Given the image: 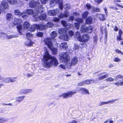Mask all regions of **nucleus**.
<instances>
[{"label":"nucleus","mask_w":123,"mask_h":123,"mask_svg":"<svg viewBox=\"0 0 123 123\" xmlns=\"http://www.w3.org/2000/svg\"><path fill=\"white\" fill-rule=\"evenodd\" d=\"M43 61V65L46 68H50L53 65L57 66L59 64L56 58L51 55L47 51L44 55Z\"/></svg>","instance_id":"1"},{"label":"nucleus","mask_w":123,"mask_h":123,"mask_svg":"<svg viewBox=\"0 0 123 123\" xmlns=\"http://www.w3.org/2000/svg\"><path fill=\"white\" fill-rule=\"evenodd\" d=\"M59 56L60 61L61 62H67L66 64L67 68H70L72 65L74 66L78 63V58L76 57L73 58L71 62L69 61V57L68 55L67 52H61L60 53Z\"/></svg>","instance_id":"2"},{"label":"nucleus","mask_w":123,"mask_h":123,"mask_svg":"<svg viewBox=\"0 0 123 123\" xmlns=\"http://www.w3.org/2000/svg\"><path fill=\"white\" fill-rule=\"evenodd\" d=\"M90 39V37L87 34H83L81 36L80 39H79V41L83 42V43H80V45L87 46L85 42L87 41Z\"/></svg>","instance_id":"3"},{"label":"nucleus","mask_w":123,"mask_h":123,"mask_svg":"<svg viewBox=\"0 0 123 123\" xmlns=\"http://www.w3.org/2000/svg\"><path fill=\"white\" fill-rule=\"evenodd\" d=\"M75 91H70L64 93L60 95L59 96V97H62L63 98H66L69 97H71L74 94L76 93Z\"/></svg>","instance_id":"4"},{"label":"nucleus","mask_w":123,"mask_h":123,"mask_svg":"<svg viewBox=\"0 0 123 123\" xmlns=\"http://www.w3.org/2000/svg\"><path fill=\"white\" fill-rule=\"evenodd\" d=\"M93 31V29L91 26H89L85 29V26L82 25L81 26L80 29V32L82 33L86 32L88 33H91Z\"/></svg>","instance_id":"5"},{"label":"nucleus","mask_w":123,"mask_h":123,"mask_svg":"<svg viewBox=\"0 0 123 123\" xmlns=\"http://www.w3.org/2000/svg\"><path fill=\"white\" fill-rule=\"evenodd\" d=\"M14 14L16 15H21L23 18H25L27 17L26 13L25 11H24L22 13L18 10H15L14 11Z\"/></svg>","instance_id":"6"},{"label":"nucleus","mask_w":123,"mask_h":123,"mask_svg":"<svg viewBox=\"0 0 123 123\" xmlns=\"http://www.w3.org/2000/svg\"><path fill=\"white\" fill-rule=\"evenodd\" d=\"M36 15L39 13L41 14L43 12V7H42V5H41L39 3V4H37L36 6Z\"/></svg>","instance_id":"7"},{"label":"nucleus","mask_w":123,"mask_h":123,"mask_svg":"<svg viewBox=\"0 0 123 123\" xmlns=\"http://www.w3.org/2000/svg\"><path fill=\"white\" fill-rule=\"evenodd\" d=\"M54 41L52 39L49 38H46L44 39V42L46 45L48 46H54L53 44V41Z\"/></svg>","instance_id":"8"},{"label":"nucleus","mask_w":123,"mask_h":123,"mask_svg":"<svg viewBox=\"0 0 123 123\" xmlns=\"http://www.w3.org/2000/svg\"><path fill=\"white\" fill-rule=\"evenodd\" d=\"M59 8H57L56 9L53 10H49L48 11V14L49 15L54 16L56 14H57L59 13Z\"/></svg>","instance_id":"9"},{"label":"nucleus","mask_w":123,"mask_h":123,"mask_svg":"<svg viewBox=\"0 0 123 123\" xmlns=\"http://www.w3.org/2000/svg\"><path fill=\"white\" fill-rule=\"evenodd\" d=\"M26 36L28 39L29 40L27 42L25 43V45L28 46H31L33 43V42L30 40L29 37H32V35L29 33H28L26 34Z\"/></svg>","instance_id":"10"},{"label":"nucleus","mask_w":123,"mask_h":123,"mask_svg":"<svg viewBox=\"0 0 123 123\" xmlns=\"http://www.w3.org/2000/svg\"><path fill=\"white\" fill-rule=\"evenodd\" d=\"M16 77L8 78L7 77L4 79L3 77V80L2 81L7 83H9L10 82H13L15 81V79Z\"/></svg>","instance_id":"11"},{"label":"nucleus","mask_w":123,"mask_h":123,"mask_svg":"<svg viewBox=\"0 0 123 123\" xmlns=\"http://www.w3.org/2000/svg\"><path fill=\"white\" fill-rule=\"evenodd\" d=\"M27 13L29 15H33V17H35L36 16V10H33L32 9H27L26 11Z\"/></svg>","instance_id":"12"},{"label":"nucleus","mask_w":123,"mask_h":123,"mask_svg":"<svg viewBox=\"0 0 123 123\" xmlns=\"http://www.w3.org/2000/svg\"><path fill=\"white\" fill-rule=\"evenodd\" d=\"M69 13L67 11H65L64 13H61L59 16L60 18H64L67 17L69 16Z\"/></svg>","instance_id":"13"},{"label":"nucleus","mask_w":123,"mask_h":123,"mask_svg":"<svg viewBox=\"0 0 123 123\" xmlns=\"http://www.w3.org/2000/svg\"><path fill=\"white\" fill-rule=\"evenodd\" d=\"M59 38L64 40L68 41L70 39V37L68 34H65L59 36Z\"/></svg>","instance_id":"14"},{"label":"nucleus","mask_w":123,"mask_h":123,"mask_svg":"<svg viewBox=\"0 0 123 123\" xmlns=\"http://www.w3.org/2000/svg\"><path fill=\"white\" fill-rule=\"evenodd\" d=\"M39 3L38 2L37 4L36 2L34 0H32L30 1L29 3V6L31 8H33L35 7L36 5L37 6V4H39Z\"/></svg>","instance_id":"15"},{"label":"nucleus","mask_w":123,"mask_h":123,"mask_svg":"<svg viewBox=\"0 0 123 123\" xmlns=\"http://www.w3.org/2000/svg\"><path fill=\"white\" fill-rule=\"evenodd\" d=\"M25 96H18L16 98V101L20 103V102L22 101L25 98Z\"/></svg>","instance_id":"16"},{"label":"nucleus","mask_w":123,"mask_h":123,"mask_svg":"<svg viewBox=\"0 0 123 123\" xmlns=\"http://www.w3.org/2000/svg\"><path fill=\"white\" fill-rule=\"evenodd\" d=\"M1 7L3 10L7 8L8 5L7 3L5 1H2L1 3Z\"/></svg>","instance_id":"17"},{"label":"nucleus","mask_w":123,"mask_h":123,"mask_svg":"<svg viewBox=\"0 0 123 123\" xmlns=\"http://www.w3.org/2000/svg\"><path fill=\"white\" fill-rule=\"evenodd\" d=\"M5 37L6 39H9L12 38H15L18 37V34H12L9 35H8L6 34H5Z\"/></svg>","instance_id":"18"},{"label":"nucleus","mask_w":123,"mask_h":123,"mask_svg":"<svg viewBox=\"0 0 123 123\" xmlns=\"http://www.w3.org/2000/svg\"><path fill=\"white\" fill-rule=\"evenodd\" d=\"M38 25L36 24L33 25L29 29V30L31 31L34 32L36 29H37L38 28Z\"/></svg>","instance_id":"19"},{"label":"nucleus","mask_w":123,"mask_h":123,"mask_svg":"<svg viewBox=\"0 0 123 123\" xmlns=\"http://www.w3.org/2000/svg\"><path fill=\"white\" fill-rule=\"evenodd\" d=\"M13 15L10 13H7L6 15V20L8 21L12 20L13 18Z\"/></svg>","instance_id":"20"},{"label":"nucleus","mask_w":123,"mask_h":123,"mask_svg":"<svg viewBox=\"0 0 123 123\" xmlns=\"http://www.w3.org/2000/svg\"><path fill=\"white\" fill-rule=\"evenodd\" d=\"M55 3L59 4V8H60L61 10H62L63 9V4L62 3V1L61 0H55Z\"/></svg>","instance_id":"21"},{"label":"nucleus","mask_w":123,"mask_h":123,"mask_svg":"<svg viewBox=\"0 0 123 123\" xmlns=\"http://www.w3.org/2000/svg\"><path fill=\"white\" fill-rule=\"evenodd\" d=\"M46 15L45 14H43L40 15L38 18L41 20H46Z\"/></svg>","instance_id":"22"},{"label":"nucleus","mask_w":123,"mask_h":123,"mask_svg":"<svg viewBox=\"0 0 123 123\" xmlns=\"http://www.w3.org/2000/svg\"><path fill=\"white\" fill-rule=\"evenodd\" d=\"M116 101V100H114L108 101L106 102H101L99 103V105L101 106L104 104H109L110 103H112L115 102Z\"/></svg>","instance_id":"23"},{"label":"nucleus","mask_w":123,"mask_h":123,"mask_svg":"<svg viewBox=\"0 0 123 123\" xmlns=\"http://www.w3.org/2000/svg\"><path fill=\"white\" fill-rule=\"evenodd\" d=\"M38 25L39 27L38 28H37V29H39V30H42L47 28L46 25H44V24H40V25Z\"/></svg>","instance_id":"24"},{"label":"nucleus","mask_w":123,"mask_h":123,"mask_svg":"<svg viewBox=\"0 0 123 123\" xmlns=\"http://www.w3.org/2000/svg\"><path fill=\"white\" fill-rule=\"evenodd\" d=\"M80 90L82 91V93L84 94H89V92L88 90L85 88H82L80 89Z\"/></svg>","instance_id":"25"},{"label":"nucleus","mask_w":123,"mask_h":123,"mask_svg":"<svg viewBox=\"0 0 123 123\" xmlns=\"http://www.w3.org/2000/svg\"><path fill=\"white\" fill-rule=\"evenodd\" d=\"M67 30L66 28H62L59 29L58 32L60 34H62L65 33L67 31Z\"/></svg>","instance_id":"26"},{"label":"nucleus","mask_w":123,"mask_h":123,"mask_svg":"<svg viewBox=\"0 0 123 123\" xmlns=\"http://www.w3.org/2000/svg\"><path fill=\"white\" fill-rule=\"evenodd\" d=\"M61 23L63 25L64 27L68 29L70 28V26L68 25V24H67L66 21L64 20H62L61 21Z\"/></svg>","instance_id":"27"},{"label":"nucleus","mask_w":123,"mask_h":123,"mask_svg":"<svg viewBox=\"0 0 123 123\" xmlns=\"http://www.w3.org/2000/svg\"><path fill=\"white\" fill-rule=\"evenodd\" d=\"M50 35L51 38L53 39H54L57 37V34L56 31H54L51 33Z\"/></svg>","instance_id":"28"},{"label":"nucleus","mask_w":123,"mask_h":123,"mask_svg":"<svg viewBox=\"0 0 123 123\" xmlns=\"http://www.w3.org/2000/svg\"><path fill=\"white\" fill-rule=\"evenodd\" d=\"M86 23L87 24H91L92 23V18L91 17H89L86 20Z\"/></svg>","instance_id":"29"},{"label":"nucleus","mask_w":123,"mask_h":123,"mask_svg":"<svg viewBox=\"0 0 123 123\" xmlns=\"http://www.w3.org/2000/svg\"><path fill=\"white\" fill-rule=\"evenodd\" d=\"M48 48L51 50L53 53L54 54H55L57 52V49L56 48L54 47H48Z\"/></svg>","instance_id":"30"},{"label":"nucleus","mask_w":123,"mask_h":123,"mask_svg":"<svg viewBox=\"0 0 123 123\" xmlns=\"http://www.w3.org/2000/svg\"><path fill=\"white\" fill-rule=\"evenodd\" d=\"M115 85L117 86H123V81L119 80L118 81L114 83Z\"/></svg>","instance_id":"31"},{"label":"nucleus","mask_w":123,"mask_h":123,"mask_svg":"<svg viewBox=\"0 0 123 123\" xmlns=\"http://www.w3.org/2000/svg\"><path fill=\"white\" fill-rule=\"evenodd\" d=\"M81 36L80 35V33L79 32H76L75 34V37L77 38L78 40L79 41V39H80Z\"/></svg>","instance_id":"32"},{"label":"nucleus","mask_w":123,"mask_h":123,"mask_svg":"<svg viewBox=\"0 0 123 123\" xmlns=\"http://www.w3.org/2000/svg\"><path fill=\"white\" fill-rule=\"evenodd\" d=\"M98 41V37L97 36H94L93 38V43L94 45H95L97 44Z\"/></svg>","instance_id":"33"},{"label":"nucleus","mask_w":123,"mask_h":123,"mask_svg":"<svg viewBox=\"0 0 123 123\" xmlns=\"http://www.w3.org/2000/svg\"><path fill=\"white\" fill-rule=\"evenodd\" d=\"M46 25L47 28H50L53 26L54 24L52 22H50L48 23Z\"/></svg>","instance_id":"34"},{"label":"nucleus","mask_w":123,"mask_h":123,"mask_svg":"<svg viewBox=\"0 0 123 123\" xmlns=\"http://www.w3.org/2000/svg\"><path fill=\"white\" fill-rule=\"evenodd\" d=\"M23 26L25 29L28 28L30 26V24L27 22L25 21L24 23Z\"/></svg>","instance_id":"35"},{"label":"nucleus","mask_w":123,"mask_h":123,"mask_svg":"<svg viewBox=\"0 0 123 123\" xmlns=\"http://www.w3.org/2000/svg\"><path fill=\"white\" fill-rule=\"evenodd\" d=\"M67 64H62L60 65L58 67L61 69H65L67 68Z\"/></svg>","instance_id":"36"},{"label":"nucleus","mask_w":123,"mask_h":123,"mask_svg":"<svg viewBox=\"0 0 123 123\" xmlns=\"http://www.w3.org/2000/svg\"><path fill=\"white\" fill-rule=\"evenodd\" d=\"M123 78V75L120 74L117 75L115 77V80L116 81L118 80L119 79H122Z\"/></svg>","instance_id":"37"},{"label":"nucleus","mask_w":123,"mask_h":123,"mask_svg":"<svg viewBox=\"0 0 123 123\" xmlns=\"http://www.w3.org/2000/svg\"><path fill=\"white\" fill-rule=\"evenodd\" d=\"M9 3L11 5H14L16 3L17 0H7Z\"/></svg>","instance_id":"38"},{"label":"nucleus","mask_w":123,"mask_h":123,"mask_svg":"<svg viewBox=\"0 0 123 123\" xmlns=\"http://www.w3.org/2000/svg\"><path fill=\"white\" fill-rule=\"evenodd\" d=\"M17 28L18 30V31L20 34H21L22 33L20 31V30H21L22 27V25L20 24H19L17 26Z\"/></svg>","instance_id":"39"},{"label":"nucleus","mask_w":123,"mask_h":123,"mask_svg":"<svg viewBox=\"0 0 123 123\" xmlns=\"http://www.w3.org/2000/svg\"><path fill=\"white\" fill-rule=\"evenodd\" d=\"M71 5L70 4L67 3L64 6V8L67 9H69L70 8Z\"/></svg>","instance_id":"40"},{"label":"nucleus","mask_w":123,"mask_h":123,"mask_svg":"<svg viewBox=\"0 0 123 123\" xmlns=\"http://www.w3.org/2000/svg\"><path fill=\"white\" fill-rule=\"evenodd\" d=\"M7 120V119L2 117H0V123H4Z\"/></svg>","instance_id":"41"},{"label":"nucleus","mask_w":123,"mask_h":123,"mask_svg":"<svg viewBox=\"0 0 123 123\" xmlns=\"http://www.w3.org/2000/svg\"><path fill=\"white\" fill-rule=\"evenodd\" d=\"M108 77V75L107 74H105L102 76H100L98 78L99 80H102L105 78Z\"/></svg>","instance_id":"42"},{"label":"nucleus","mask_w":123,"mask_h":123,"mask_svg":"<svg viewBox=\"0 0 123 123\" xmlns=\"http://www.w3.org/2000/svg\"><path fill=\"white\" fill-rule=\"evenodd\" d=\"M20 94H26L27 93L26 89L21 90L19 92Z\"/></svg>","instance_id":"43"},{"label":"nucleus","mask_w":123,"mask_h":123,"mask_svg":"<svg viewBox=\"0 0 123 123\" xmlns=\"http://www.w3.org/2000/svg\"><path fill=\"white\" fill-rule=\"evenodd\" d=\"M55 0H51L50 3V5L51 7L55 6Z\"/></svg>","instance_id":"44"},{"label":"nucleus","mask_w":123,"mask_h":123,"mask_svg":"<svg viewBox=\"0 0 123 123\" xmlns=\"http://www.w3.org/2000/svg\"><path fill=\"white\" fill-rule=\"evenodd\" d=\"M88 14V12H86L82 14V16L83 17L85 18L87 16Z\"/></svg>","instance_id":"45"},{"label":"nucleus","mask_w":123,"mask_h":123,"mask_svg":"<svg viewBox=\"0 0 123 123\" xmlns=\"http://www.w3.org/2000/svg\"><path fill=\"white\" fill-rule=\"evenodd\" d=\"M75 27L77 30H78L80 27V25L78 23H75L74 24Z\"/></svg>","instance_id":"46"},{"label":"nucleus","mask_w":123,"mask_h":123,"mask_svg":"<svg viewBox=\"0 0 123 123\" xmlns=\"http://www.w3.org/2000/svg\"><path fill=\"white\" fill-rule=\"evenodd\" d=\"M75 20L80 23H81L83 22V20L82 19L80 18H77L75 19Z\"/></svg>","instance_id":"47"},{"label":"nucleus","mask_w":123,"mask_h":123,"mask_svg":"<svg viewBox=\"0 0 123 123\" xmlns=\"http://www.w3.org/2000/svg\"><path fill=\"white\" fill-rule=\"evenodd\" d=\"M106 81H113L114 79L111 77H109L105 80Z\"/></svg>","instance_id":"48"},{"label":"nucleus","mask_w":123,"mask_h":123,"mask_svg":"<svg viewBox=\"0 0 123 123\" xmlns=\"http://www.w3.org/2000/svg\"><path fill=\"white\" fill-rule=\"evenodd\" d=\"M113 61L115 62H119L121 61V60L119 58L115 57L113 59Z\"/></svg>","instance_id":"49"},{"label":"nucleus","mask_w":123,"mask_h":123,"mask_svg":"<svg viewBox=\"0 0 123 123\" xmlns=\"http://www.w3.org/2000/svg\"><path fill=\"white\" fill-rule=\"evenodd\" d=\"M93 11H94V12H100V10L98 8H94L93 9Z\"/></svg>","instance_id":"50"},{"label":"nucleus","mask_w":123,"mask_h":123,"mask_svg":"<svg viewBox=\"0 0 123 123\" xmlns=\"http://www.w3.org/2000/svg\"><path fill=\"white\" fill-rule=\"evenodd\" d=\"M85 85L84 81H82L79 83L78 84V86H81Z\"/></svg>","instance_id":"51"},{"label":"nucleus","mask_w":123,"mask_h":123,"mask_svg":"<svg viewBox=\"0 0 123 123\" xmlns=\"http://www.w3.org/2000/svg\"><path fill=\"white\" fill-rule=\"evenodd\" d=\"M74 18L73 16H70L68 19V21L70 22H72L74 20Z\"/></svg>","instance_id":"52"},{"label":"nucleus","mask_w":123,"mask_h":123,"mask_svg":"<svg viewBox=\"0 0 123 123\" xmlns=\"http://www.w3.org/2000/svg\"><path fill=\"white\" fill-rule=\"evenodd\" d=\"M43 35V33L41 32H38L37 33V36L40 37H42Z\"/></svg>","instance_id":"53"},{"label":"nucleus","mask_w":123,"mask_h":123,"mask_svg":"<svg viewBox=\"0 0 123 123\" xmlns=\"http://www.w3.org/2000/svg\"><path fill=\"white\" fill-rule=\"evenodd\" d=\"M16 21L18 24H19L21 22V20L19 18H15L14 19Z\"/></svg>","instance_id":"54"},{"label":"nucleus","mask_w":123,"mask_h":123,"mask_svg":"<svg viewBox=\"0 0 123 123\" xmlns=\"http://www.w3.org/2000/svg\"><path fill=\"white\" fill-rule=\"evenodd\" d=\"M116 52L118 53H120L121 54L123 55V53L121 52L118 49H117L115 50Z\"/></svg>","instance_id":"55"},{"label":"nucleus","mask_w":123,"mask_h":123,"mask_svg":"<svg viewBox=\"0 0 123 123\" xmlns=\"http://www.w3.org/2000/svg\"><path fill=\"white\" fill-rule=\"evenodd\" d=\"M47 0H41L40 1L42 3L41 4H40L42 5L43 4H45L47 2Z\"/></svg>","instance_id":"56"},{"label":"nucleus","mask_w":123,"mask_h":123,"mask_svg":"<svg viewBox=\"0 0 123 123\" xmlns=\"http://www.w3.org/2000/svg\"><path fill=\"white\" fill-rule=\"evenodd\" d=\"M85 85L89 84L90 83V80H87L84 81Z\"/></svg>","instance_id":"57"},{"label":"nucleus","mask_w":123,"mask_h":123,"mask_svg":"<svg viewBox=\"0 0 123 123\" xmlns=\"http://www.w3.org/2000/svg\"><path fill=\"white\" fill-rule=\"evenodd\" d=\"M74 32L72 31H69V35L71 37L73 36L74 35Z\"/></svg>","instance_id":"58"},{"label":"nucleus","mask_w":123,"mask_h":123,"mask_svg":"<svg viewBox=\"0 0 123 123\" xmlns=\"http://www.w3.org/2000/svg\"><path fill=\"white\" fill-rule=\"evenodd\" d=\"M117 39L118 40H121V36H119L118 35L117 37Z\"/></svg>","instance_id":"59"},{"label":"nucleus","mask_w":123,"mask_h":123,"mask_svg":"<svg viewBox=\"0 0 123 123\" xmlns=\"http://www.w3.org/2000/svg\"><path fill=\"white\" fill-rule=\"evenodd\" d=\"M86 7L87 8L89 9L91 7V5L89 4H87L86 5Z\"/></svg>","instance_id":"60"},{"label":"nucleus","mask_w":123,"mask_h":123,"mask_svg":"<svg viewBox=\"0 0 123 123\" xmlns=\"http://www.w3.org/2000/svg\"><path fill=\"white\" fill-rule=\"evenodd\" d=\"M59 19L58 18H54L53 20L55 22H57L59 21Z\"/></svg>","instance_id":"61"},{"label":"nucleus","mask_w":123,"mask_h":123,"mask_svg":"<svg viewBox=\"0 0 123 123\" xmlns=\"http://www.w3.org/2000/svg\"><path fill=\"white\" fill-rule=\"evenodd\" d=\"M66 45H67V43H62L60 46H66Z\"/></svg>","instance_id":"62"},{"label":"nucleus","mask_w":123,"mask_h":123,"mask_svg":"<svg viewBox=\"0 0 123 123\" xmlns=\"http://www.w3.org/2000/svg\"><path fill=\"white\" fill-rule=\"evenodd\" d=\"M26 90L27 91V93L31 92L32 91V90L31 89H26Z\"/></svg>","instance_id":"63"},{"label":"nucleus","mask_w":123,"mask_h":123,"mask_svg":"<svg viewBox=\"0 0 123 123\" xmlns=\"http://www.w3.org/2000/svg\"><path fill=\"white\" fill-rule=\"evenodd\" d=\"M70 123H77V122L75 120H73L69 122Z\"/></svg>","instance_id":"64"}]
</instances>
